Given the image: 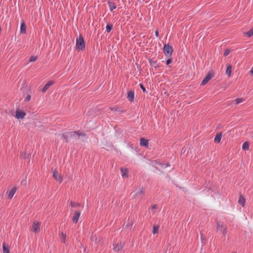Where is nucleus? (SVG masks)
<instances>
[{
  "mask_svg": "<svg viewBox=\"0 0 253 253\" xmlns=\"http://www.w3.org/2000/svg\"><path fill=\"white\" fill-rule=\"evenodd\" d=\"M122 172V176L123 178H126L128 177V170L126 168H122L121 169Z\"/></svg>",
  "mask_w": 253,
  "mask_h": 253,
  "instance_id": "dca6fc26",
  "label": "nucleus"
},
{
  "mask_svg": "<svg viewBox=\"0 0 253 253\" xmlns=\"http://www.w3.org/2000/svg\"><path fill=\"white\" fill-rule=\"evenodd\" d=\"M41 223L39 221H34L33 224V231L36 233L40 231Z\"/></svg>",
  "mask_w": 253,
  "mask_h": 253,
  "instance_id": "6e6552de",
  "label": "nucleus"
},
{
  "mask_svg": "<svg viewBox=\"0 0 253 253\" xmlns=\"http://www.w3.org/2000/svg\"><path fill=\"white\" fill-rule=\"evenodd\" d=\"M236 104H238L244 101V99L242 98H238L235 99Z\"/></svg>",
  "mask_w": 253,
  "mask_h": 253,
  "instance_id": "bb28decb",
  "label": "nucleus"
},
{
  "mask_svg": "<svg viewBox=\"0 0 253 253\" xmlns=\"http://www.w3.org/2000/svg\"><path fill=\"white\" fill-rule=\"evenodd\" d=\"M80 214H81V213L80 211H76L75 212L74 215L72 219L73 222H74L75 223H77L78 222L79 218L80 216Z\"/></svg>",
  "mask_w": 253,
  "mask_h": 253,
  "instance_id": "ddd939ff",
  "label": "nucleus"
},
{
  "mask_svg": "<svg viewBox=\"0 0 253 253\" xmlns=\"http://www.w3.org/2000/svg\"><path fill=\"white\" fill-rule=\"evenodd\" d=\"M37 60V57L36 56H31L30 58L29 61L30 62H34Z\"/></svg>",
  "mask_w": 253,
  "mask_h": 253,
  "instance_id": "2f4dec72",
  "label": "nucleus"
},
{
  "mask_svg": "<svg viewBox=\"0 0 253 253\" xmlns=\"http://www.w3.org/2000/svg\"><path fill=\"white\" fill-rule=\"evenodd\" d=\"M108 4L109 7V9L112 12L113 10L116 8V5L113 2L108 0Z\"/></svg>",
  "mask_w": 253,
  "mask_h": 253,
  "instance_id": "f3484780",
  "label": "nucleus"
},
{
  "mask_svg": "<svg viewBox=\"0 0 253 253\" xmlns=\"http://www.w3.org/2000/svg\"><path fill=\"white\" fill-rule=\"evenodd\" d=\"M140 145L141 146L148 147V141L147 139H144L143 138H141Z\"/></svg>",
  "mask_w": 253,
  "mask_h": 253,
  "instance_id": "a211bd4d",
  "label": "nucleus"
},
{
  "mask_svg": "<svg viewBox=\"0 0 253 253\" xmlns=\"http://www.w3.org/2000/svg\"><path fill=\"white\" fill-rule=\"evenodd\" d=\"M163 51L166 56H170L171 55L173 51L172 47L169 44H165L163 48Z\"/></svg>",
  "mask_w": 253,
  "mask_h": 253,
  "instance_id": "20e7f679",
  "label": "nucleus"
},
{
  "mask_svg": "<svg viewBox=\"0 0 253 253\" xmlns=\"http://www.w3.org/2000/svg\"><path fill=\"white\" fill-rule=\"evenodd\" d=\"M216 230L221 233L224 236H225L227 231V227L222 222L216 221Z\"/></svg>",
  "mask_w": 253,
  "mask_h": 253,
  "instance_id": "f257e3e1",
  "label": "nucleus"
},
{
  "mask_svg": "<svg viewBox=\"0 0 253 253\" xmlns=\"http://www.w3.org/2000/svg\"><path fill=\"white\" fill-rule=\"evenodd\" d=\"M69 136L75 139H78L80 136H84V134L80 131H76L69 133Z\"/></svg>",
  "mask_w": 253,
  "mask_h": 253,
  "instance_id": "423d86ee",
  "label": "nucleus"
},
{
  "mask_svg": "<svg viewBox=\"0 0 253 253\" xmlns=\"http://www.w3.org/2000/svg\"><path fill=\"white\" fill-rule=\"evenodd\" d=\"M157 208V206L156 205H153L151 206V209L152 210H154Z\"/></svg>",
  "mask_w": 253,
  "mask_h": 253,
  "instance_id": "e433bc0d",
  "label": "nucleus"
},
{
  "mask_svg": "<svg viewBox=\"0 0 253 253\" xmlns=\"http://www.w3.org/2000/svg\"><path fill=\"white\" fill-rule=\"evenodd\" d=\"M27 155L26 153L21 154L20 156V157L22 159H26V158H27Z\"/></svg>",
  "mask_w": 253,
  "mask_h": 253,
  "instance_id": "72a5a7b5",
  "label": "nucleus"
},
{
  "mask_svg": "<svg viewBox=\"0 0 253 253\" xmlns=\"http://www.w3.org/2000/svg\"><path fill=\"white\" fill-rule=\"evenodd\" d=\"M124 245L125 243L121 241L117 244H113V250L116 252H119L123 249Z\"/></svg>",
  "mask_w": 253,
  "mask_h": 253,
  "instance_id": "39448f33",
  "label": "nucleus"
},
{
  "mask_svg": "<svg viewBox=\"0 0 253 253\" xmlns=\"http://www.w3.org/2000/svg\"><path fill=\"white\" fill-rule=\"evenodd\" d=\"M26 115V113L20 110H16L15 117L17 119H23Z\"/></svg>",
  "mask_w": 253,
  "mask_h": 253,
  "instance_id": "9d476101",
  "label": "nucleus"
},
{
  "mask_svg": "<svg viewBox=\"0 0 253 253\" xmlns=\"http://www.w3.org/2000/svg\"><path fill=\"white\" fill-rule=\"evenodd\" d=\"M54 84V82L52 81H50L48 82L42 88V91L43 92H45L46 90L49 88L50 86Z\"/></svg>",
  "mask_w": 253,
  "mask_h": 253,
  "instance_id": "f8f14e48",
  "label": "nucleus"
},
{
  "mask_svg": "<svg viewBox=\"0 0 253 253\" xmlns=\"http://www.w3.org/2000/svg\"><path fill=\"white\" fill-rule=\"evenodd\" d=\"M2 249L3 253H9V247L5 243L2 244Z\"/></svg>",
  "mask_w": 253,
  "mask_h": 253,
  "instance_id": "5701e85b",
  "label": "nucleus"
},
{
  "mask_svg": "<svg viewBox=\"0 0 253 253\" xmlns=\"http://www.w3.org/2000/svg\"><path fill=\"white\" fill-rule=\"evenodd\" d=\"M144 194L143 186L139 185L133 191L132 193V198H139Z\"/></svg>",
  "mask_w": 253,
  "mask_h": 253,
  "instance_id": "f03ea898",
  "label": "nucleus"
},
{
  "mask_svg": "<svg viewBox=\"0 0 253 253\" xmlns=\"http://www.w3.org/2000/svg\"><path fill=\"white\" fill-rule=\"evenodd\" d=\"M222 137V134L220 133H218L216 134L215 137L214 138V142L215 143H219L220 142L221 139Z\"/></svg>",
  "mask_w": 253,
  "mask_h": 253,
  "instance_id": "aec40b11",
  "label": "nucleus"
},
{
  "mask_svg": "<svg viewBox=\"0 0 253 253\" xmlns=\"http://www.w3.org/2000/svg\"><path fill=\"white\" fill-rule=\"evenodd\" d=\"M16 190L17 189L16 187L12 188L8 194L7 198L9 199H11L13 198L15 193H16Z\"/></svg>",
  "mask_w": 253,
  "mask_h": 253,
  "instance_id": "2eb2a0df",
  "label": "nucleus"
},
{
  "mask_svg": "<svg viewBox=\"0 0 253 253\" xmlns=\"http://www.w3.org/2000/svg\"><path fill=\"white\" fill-rule=\"evenodd\" d=\"M53 177L57 181L61 183L63 181V178L61 175L58 174V172L55 169L53 170Z\"/></svg>",
  "mask_w": 253,
  "mask_h": 253,
  "instance_id": "1a4fd4ad",
  "label": "nucleus"
},
{
  "mask_svg": "<svg viewBox=\"0 0 253 253\" xmlns=\"http://www.w3.org/2000/svg\"><path fill=\"white\" fill-rule=\"evenodd\" d=\"M62 137L64 139H65V141H66V142H68V139H67V138H66V136H65L64 134H63L62 135Z\"/></svg>",
  "mask_w": 253,
  "mask_h": 253,
  "instance_id": "58836bf2",
  "label": "nucleus"
},
{
  "mask_svg": "<svg viewBox=\"0 0 253 253\" xmlns=\"http://www.w3.org/2000/svg\"><path fill=\"white\" fill-rule=\"evenodd\" d=\"M238 203L242 206L244 207L246 203L245 199L242 195H240L238 200Z\"/></svg>",
  "mask_w": 253,
  "mask_h": 253,
  "instance_id": "412c9836",
  "label": "nucleus"
},
{
  "mask_svg": "<svg viewBox=\"0 0 253 253\" xmlns=\"http://www.w3.org/2000/svg\"><path fill=\"white\" fill-rule=\"evenodd\" d=\"M213 76L212 72H209L206 77L204 78L201 83V85H205Z\"/></svg>",
  "mask_w": 253,
  "mask_h": 253,
  "instance_id": "0eeeda50",
  "label": "nucleus"
},
{
  "mask_svg": "<svg viewBox=\"0 0 253 253\" xmlns=\"http://www.w3.org/2000/svg\"><path fill=\"white\" fill-rule=\"evenodd\" d=\"M61 237H62V242L64 243H65V240H66V235L64 234L63 233H61Z\"/></svg>",
  "mask_w": 253,
  "mask_h": 253,
  "instance_id": "7c9ffc66",
  "label": "nucleus"
},
{
  "mask_svg": "<svg viewBox=\"0 0 253 253\" xmlns=\"http://www.w3.org/2000/svg\"><path fill=\"white\" fill-rule=\"evenodd\" d=\"M140 86L144 92H146V89L142 84H140Z\"/></svg>",
  "mask_w": 253,
  "mask_h": 253,
  "instance_id": "c9c22d12",
  "label": "nucleus"
},
{
  "mask_svg": "<svg viewBox=\"0 0 253 253\" xmlns=\"http://www.w3.org/2000/svg\"><path fill=\"white\" fill-rule=\"evenodd\" d=\"M242 149L244 150H248L249 149V144L248 142L243 143L242 145Z\"/></svg>",
  "mask_w": 253,
  "mask_h": 253,
  "instance_id": "393cba45",
  "label": "nucleus"
},
{
  "mask_svg": "<svg viewBox=\"0 0 253 253\" xmlns=\"http://www.w3.org/2000/svg\"><path fill=\"white\" fill-rule=\"evenodd\" d=\"M159 228L158 226H154L153 227V233L155 234L158 232Z\"/></svg>",
  "mask_w": 253,
  "mask_h": 253,
  "instance_id": "c85d7f7f",
  "label": "nucleus"
},
{
  "mask_svg": "<svg viewBox=\"0 0 253 253\" xmlns=\"http://www.w3.org/2000/svg\"><path fill=\"white\" fill-rule=\"evenodd\" d=\"M110 109L111 110H112V111H114L115 112H116L118 113L119 114H122V113H123L125 112V110H121L118 107H112V108H110Z\"/></svg>",
  "mask_w": 253,
  "mask_h": 253,
  "instance_id": "4be33fe9",
  "label": "nucleus"
},
{
  "mask_svg": "<svg viewBox=\"0 0 253 253\" xmlns=\"http://www.w3.org/2000/svg\"><path fill=\"white\" fill-rule=\"evenodd\" d=\"M112 26L111 24H107L106 27V31L107 33H109L112 30Z\"/></svg>",
  "mask_w": 253,
  "mask_h": 253,
  "instance_id": "cd10ccee",
  "label": "nucleus"
},
{
  "mask_svg": "<svg viewBox=\"0 0 253 253\" xmlns=\"http://www.w3.org/2000/svg\"><path fill=\"white\" fill-rule=\"evenodd\" d=\"M70 205H71V206L72 207H77V206H80V204H78V203H75V202H73V201H71V202H70Z\"/></svg>",
  "mask_w": 253,
  "mask_h": 253,
  "instance_id": "c756f323",
  "label": "nucleus"
},
{
  "mask_svg": "<svg viewBox=\"0 0 253 253\" xmlns=\"http://www.w3.org/2000/svg\"><path fill=\"white\" fill-rule=\"evenodd\" d=\"M172 59L169 58L167 60L166 64L169 65V64H170L172 62Z\"/></svg>",
  "mask_w": 253,
  "mask_h": 253,
  "instance_id": "f704fd0d",
  "label": "nucleus"
},
{
  "mask_svg": "<svg viewBox=\"0 0 253 253\" xmlns=\"http://www.w3.org/2000/svg\"><path fill=\"white\" fill-rule=\"evenodd\" d=\"M30 99H31V96H30V95H28V96L26 97V99H25V100H26L27 101H29Z\"/></svg>",
  "mask_w": 253,
  "mask_h": 253,
  "instance_id": "4c0bfd02",
  "label": "nucleus"
},
{
  "mask_svg": "<svg viewBox=\"0 0 253 253\" xmlns=\"http://www.w3.org/2000/svg\"><path fill=\"white\" fill-rule=\"evenodd\" d=\"M26 25L25 22L23 21L21 23L20 26V34H24L26 33Z\"/></svg>",
  "mask_w": 253,
  "mask_h": 253,
  "instance_id": "4468645a",
  "label": "nucleus"
},
{
  "mask_svg": "<svg viewBox=\"0 0 253 253\" xmlns=\"http://www.w3.org/2000/svg\"><path fill=\"white\" fill-rule=\"evenodd\" d=\"M250 74H251V76H253V67H252V68L251 69V70L250 71Z\"/></svg>",
  "mask_w": 253,
  "mask_h": 253,
  "instance_id": "ea45409f",
  "label": "nucleus"
},
{
  "mask_svg": "<svg viewBox=\"0 0 253 253\" xmlns=\"http://www.w3.org/2000/svg\"><path fill=\"white\" fill-rule=\"evenodd\" d=\"M246 35H247L249 37H251L253 36V29H252L251 30L245 33Z\"/></svg>",
  "mask_w": 253,
  "mask_h": 253,
  "instance_id": "a878e982",
  "label": "nucleus"
},
{
  "mask_svg": "<svg viewBox=\"0 0 253 253\" xmlns=\"http://www.w3.org/2000/svg\"><path fill=\"white\" fill-rule=\"evenodd\" d=\"M230 52V50L229 49H226L225 50V52H224V56H227L229 54Z\"/></svg>",
  "mask_w": 253,
  "mask_h": 253,
  "instance_id": "473e14b6",
  "label": "nucleus"
},
{
  "mask_svg": "<svg viewBox=\"0 0 253 253\" xmlns=\"http://www.w3.org/2000/svg\"><path fill=\"white\" fill-rule=\"evenodd\" d=\"M232 67L230 65L228 66L226 70V74L229 77L231 75Z\"/></svg>",
  "mask_w": 253,
  "mask_h": 253,
  "instance_id": "b1692460",
  "label": "nucleus"
},
{
  "mask_svg": "<svg viewBox=\"0 0 253 253\" xmlns=\"http://www.w3.org/2000/svg\"><path fill=\"white\" fill-rule=\"evenodd\" d=\"M85 48L84 38L80 35L76 40V48L77 50H83Z\"/></svg>",
  "mask_w": 253,
  "mask_h": 253,
  "instance_id": "7ed1b4c3",
  "label": "nucleus"
},
{
  "mask_svg": "<svg viewBox=\"0 0 253 253\" xmlns=\"http://www.w3.org/2000/svg\"><path fill=\"white\" fill-rule=\"evenodd\" d=\"M149 62L150 65L153 66L155 68H157L159 66V64L157 63V62L156 60L151 59L149 60Z\"/></svg>",
  "mask_w": 253,
  "mask_h": 253,
  "instance_id": "6ab92c4d",
  "label": "nucleus"
},
{
  "mask_svg": "<svg viewBox=\"0 0 253 253\" xmlns=\"http://www.w3.org/2000/svg\"><path fill=\"white\" fill-rule=\"evenodd\" d=\"M127 98L130 102L133 101L134 98V92L133 91L131 90L127 92Z\"/></svg>",
  "mask_w": 253,
  "mask_h": 253,
  "instance_id": "9b49d317",
  "label": "nucleus"
},
{
  "mask_svg": "<svg viewBox=\"0 0 253 253\" xmlns=\"http://www.w3.org/2000/svg\"><path fill=\"white\" fill-rule=\"evenodd\" d=\"M155 35L157 37L159 36V32H158V31H156V32H155Z\"/></svg>",
  "mask_w": 253,
  "mask_h": 253,
  "instance_id": "a19ab883",
  "label": "nucleus"
}]
</instances>
